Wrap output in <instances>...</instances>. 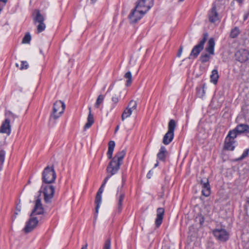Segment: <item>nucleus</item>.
<instances>
[{"label": "nucleus", "instance_id": "f257e3e1", "mask_svg": "<svg viewBox=\"0 0 249 249\" xmlns=\"http://www.w3.org/2000/svg\"><path fill=\"white\" fill-rule=\"evenodd\" d=\"M115 146V142L112 141H110L108 142V151L107 153V158L111 160L107 168V173L111 174V175L115 174L118 171L126 154V150L123 149L117 152L112 158Z\"/></svg>", "mask_w": 249, "mask_h": 249}, {"label": "nucleus", "instance_id": "f03ea898", "mask_svg": "<svg viewBox=\"0 0 249 249\" xmlns=\"http://www.w3.org/2000/svg\"><path fill=\"white\" fill-rule=\"evenodd\" d=\"M147 1V5L145 6L141 5L142 1H141L138 4H136L135 8L131 11L128 16L131 24L137 23L150 10L152 4V1L148 0Z\"/></svg>", "mask_w": 249, "mask_h": 249}, {"label": "nucleus", "instance_id": "7ed1b4c3", "mask_svg": "<svg viewBox=\"0 0 249 249\" xmlns=\"http://www.w3.org/2000/svg\"><path fill=\"white\" fill-rule=\"evenodd\" d=\"M55 192V187L51 184H42L39 190L42 193L44 196V200L45 203H49L52 202Z\"/></svg>", "mask_w": 249, "mask_h": 249}, {"label": "nucleus", "instance_id": "20e7f679", "mask_svg": "<svg viewBox=\"0 0 249 249\" xmlns=\"http://www.w3.org/2000/svg\"><path fill=\"white\" fill-rule=\"evenodd\" d=\"M56 177L53 168L47 166L42 173V181L44 184H50L54 181Z\"/></svg>", "mask_w": 249, "mask_h": 249}, {"label": "nucleus", "instance_id": "39448f33", "mask_svg": "<svg viewBox=\"0 0 249 249\" xmlns=\"http://www.w3.org/2000/svg\"><path fill=\"white\" fill-rule=\"evenodd\" d=\"M176 126V123L174 120H171L168 125V131L164 135L162 142L165 145L169 144L173 140L174 137V130Z\"/></svg>", "mask_w": 249, "mask_h": 249}, {"label": "nucleus", "instance_id": "423d86ee", "mask_svg": "<svg viewBox=\"0 0 249 249\" xmlns=\"http://www.w3.org/2000/svg\"><path fill=\"white\" fill-rule=\"evenodd\" d=\"M215 45L214 40L213 38L209 39L207 46L206 48V51L209 53H202L200 57V60L203 63L208 62L211 58V55L214 54V48Z\"/></svg>", "mask_w": 249, "mask_h": 249}, {"label": "nucleus", "instance_id": "0eeeda50", "mask_svg": "<svg viewBox=\"0 0 249 249\" xmlns=\"http://www.w3.org/2000/svg\"><path fill=\"white\" fill-rule=\"evenodd\" d=\"M208 36L207 34L203 35V38L199 41L198 44L195 45L193 48L189 57V59H194L198 56L199 53L204 48V45L207 39Z\"/></svg>", "mask_w": 249, "mask_h": 249}, {"label": "nucleus", "instance_id": "6e6552de", "mask_svg": "<svg viewBox=\"0 0 249 249\" xmlns=\"http://www.w3.org/2000/svg\"><path fill=\"white\" fill-rule=\"evenodd\" d=\"M10 122L9 119H6L0 127V143L1 145H4L5 144L6 137L2 133H6L7 135L10 134L11 126Z\"/></svg>", "mask_w": 249, "mask_h": 249}, {"label": "nucleus", "instance_id": "1a4fd4ad", "mask_svg": "<svg viewBox=\"0 0 249 249\" xmlns=\"http://www.w3.org/2000/svg\"><path fill=\"white\" fill-rule=\"evenodd\" d=\"M65 105L61 101H57L53 104V111L51 117L54 119L58 118L64 112Z\"/></svg>", "mask_w": 249, "mask_h": 249}, {"label": "nucleus", "instance_id": "9d476101", "mask_svg": "<svg viewBox=\"0 0 249 249\" xmlns=\"http://www.w3.org/2000/svg\"><path fill=\"white\" fill-rule=\"evenodd\" d=\"M34 13L36 14V16L34 18V23L35 24H36V23H38L37 25V32H42L46 28V25L44 23V18L38 10H36Z\"/></svg>", "mask_w": 249, "mask_h": 249}, {"label": "nucleus", "instance_id": "9b49d317", "mask_svg": "<svg viewBox=\"0 0 249 249\" xmlns=\"http://www.w3.org/2000/svg\"><path fill=\"white\" fill-rule=\"evenodd\" d=\"M112 175H111V174L110 175H108L104 179V182L103 183L102 185L99 188L95 198V203L96 204V213H98V210L99 209L100 204L102 202V194L104 191V188L105 186V184H106L108 180V179L110 178L111 176Z\"/></svg>", "mask_w": 249, "mask_h": 249}, {"label": "nucleus", "instance_id": "f8f14e48", "mask_svg": "<svg viewBox=\"0 0 249 249\" xmlns=\"http://www.w3.org/2000/svg\"><path fill=\"white\" fill-rule=\"evenodd\" d=\"M137 104L136 101L131 100L128 104L126 108L123 111L121 119L122 121H124V120L131 115L132 111L136 110L137 108Z\"/></svg>", "mask_w": 249, "mask_h": 249}, {"label": "nucleus", "instance_id": "ddd939ff", "mask_svg": "<svg viewBox=\"0 0 249 249\" xmlns=\"http://www.w3.org/2000/svg\"><path fill=\"white\" fill-rule=\"evenodd\" d=\"M213 233L214 237L221 241H226L229 239V234L224 229H216Z\"/></svg>", "mask_w": 249, "mask_h": 249}, {"label": "nucleus", "instance_id": "4468645a", "mask_svg": "<svg viewBox=\"0 0 249 249\" xmlns=\"http://www.w3.org/2000/svg\"><path fill=\"white\" fill-rule=\"evenodd\" d=\"M235 55L237 60L243 63L249 59V52L246 49H241L236 52Z\"/></svg>", "mask_w": 249, "mask_h": 249}, {"label": "nucleus", "instance_id": "2eb2a0df", "mask_svg": "<svg viewBox=\"0 0 249 249\" xmlns=\"http://www.w3.org/2000/svg\"><path fill=\"white\" fill-rule=\"evenodd\" d=\"M44 213V209L41 202V199L39 197L35 201V205L30 216L35 215L42 214Z\"/></svg>", "mask_w": 249, "mask_h": 249}, {"label": "nucleus", "instance_id": "dca6fc26", "mask_svg": "<svg viewBox=\"0 0 249 249\" xmlns=\"http://www.w3.org/2000/svg\"><path fill=\"white\" fill-rule=\"evenodd\" d=\"M38 221L36 217L31 216L29 221L26 223L24 231L26 233L31 231L37 225Z\"/></svg>", "mask_w": 249, "mask_h": 249}, {"label": "nucleus", "instance_id": "f3484780", "mask_svg": "<svg viewBox=\"0 0 249 249\" xmlns=\"http://www.w3.org/2000/svg\"><path fill=\"white\" fill-rule=\"evenodd\" d=\"M125 194L124 192L120 191L119 190L117 191L116 194V198L117 200V206L116 209V212L120 213L122 210V202L124 200Z\"/></svg>", "mask_w": 249, "mask_h": 249}, {"label": "nucleus", "instance_id": "a211bd4d", "mask_svg": "<svg viewBox=\"0 0 249 249\" xmlns=\"http://www.w3.org/2000/svg\"><path fill=\"white\" fill-rule=\"evenodd\" d=\"M164 209L163 208H159L157 210V217L155 220V225L157 228L160 227L162 222Z\"/></svg>", "mask_w": 249, "mask_h": 249}, {"label": "nucleus", "instance_id": "6ab92c4d", "mask_svg": "<svg viewBox=\"0 0 249 249\" xmlns=\"http://www.w3.org/2000/svg\"><path fill=\"white\" fill-rule=\"evenodd\" d=\"M201 184L202 187V195L207 197L209 196L211 194V188L208 179H205V180H201Z\"/></svg>", "mask_w": 249, "mask_h": 249}, {"label": "nucleus", "instance_id": "aec40b11", "mask_svg": "<svg viewBox=\"0 0 249 249\" xmlns=\"http://www.w3.org/2000/svg\"><path fill=\"white\" fill-rule=\"evenodd\" d=\"M235 141L231 140L226 138L224 143V148L228 150L232 151L235 147Z\"/></svg>", "mask_w": 249, "mask_h": 249}, {"label": "nucleus", "instance_id": "412c9836", "mask_svg": "<svg viewBox=\"0 0 249 249\" xmlns=\"http://www.w3.org/2000/svg\"><path fill=\"white\" fill-rule=\"evenodd\" d=\"M209 17V20L211 22H214L218 20V15L216 11L215 6H213L212 8L211 11L210 12Z\"/></svg>", "mask_w": 249, "mask_h": 249}, {"label": "nucleus", "instance_id": "4be33fe9", "mask_svg": "<svg viewBox=\"0 0 249 249\" xmlns=\"http://www.w3.org/2000/svg\"><path fill=\"white\" fill-rule=\"evenodd\" d=\"M89 114L88 117L87 122L84 126V129L89 128L94 123V118L91 112V107H89Z\"/></svg>", "mask_w": 249, "mask_h": 249}, {"label": "nucleus", "instance_id": "5701e85b", "mask_svg": "<svg viewBox=\"0 0 249 249\" xmlns=\"http://www.w3.org/2000/svg\"><path fill=\"white\" fill-rule=\"evenodd\" d=\"M235 128L238 133L249 132V125L246 124H240L237 125Z\"/></svg>", "mask_w": 249, "mask_h": 249}, {"label": "nucleus", "instance_id": "b1692460", "mask_svg": "<svg viewBox=\"0 0 249 249\" xmlns=\"http://www.w3.org/2000/svg\"><path fill=\"white\" fill-rule=\"evenodd\" d=\"M166 153L167 150L166 148L162 146L160 148L159 152L157 154L158 159L160 160H164Z\"/></svg>", "mask_w": 249, "mask_h": 249}, {"label": "nucleus", "instance_id": "393cba45", "mask_svg": "<svg viewBox=\"0 0 249 249\" xmlns=\"http://www.w3.org/2000/svg\"><path fill=\"white\" fill-rule=\"evenodd\" d=\"M218 78L219 75L217 70L216 69L213 70L211 75V81L214 84H216L217 83Z\"/></svg>", "mask_w": 249, "mask_h": 249}, {"label": "nucleus", "instance_id": "a878e982", "mask_svg": "<svg viewBox=\"0 0 249 249\" xmlns=\"http://www.w3.org/2000/svg\"><path fill=\"white\" fill-rule=\"evenodd\" d=\"M238 132L236 131V128L233 130H231L229 132V133L226 138H229V139L235 141V139L236 138Z\"/></svg>", "mask_w": 249, "mask_h": 249}, {"label": "nucleus", "instance_id": "bb28decb", "mask_svg": "<svg viewBox=\"0 0 249 249\" xmlns=\"http://www.w3.org/2000/svg\"><path fill=\"white\" fill-rule=\"evenodd\" d=\"M196 89L197 96L199 98H203L205 94L204 86H203V87H197Z\"/></svg>", "mask_w": 249, "mask_h": 249}, {"label": "nucleus", "instance_id": "cd10ccee", "mask_svg": "<svg viewBox=\"0 0 249 249\" xmlns=\"http://www.w3.org/2000/svg\"><path fill=\"white\" fill-rule=\"evenodd\" d=\"M124 77L127 79L126 86H129L132 83V74L130 71L127 72L125 75Z\"/></svg>", "mask_w": 249, "mask_h": 249}, {"label": "nucleus", "instance_id": "c85d7f7f", "mask_svg": "<svg viewBox=\"0 0 249 249\" xmlns=\"http://www.w3.org/2000/svg\"><path fill=\"white\" fill-rule=\"evenodd\" d=\"M104 98L105 97L103 95H100L98 96L94 106L96 108L99 107L100 105L103 103Z\"/></svg>", "mask_w": 249, "mask_h": 249}, {"label": "nucleus", "instance_id": "c756f323", "mask_svg": "<svg viewBox=\"0 0 249 249\" xmlns=\"http://www.w3.org/2000/svg\"><path fill=\"white\" fill-rule=\"evenodd\" d=\"M239 34V30L238 28L235 27L233 29L231 32L230 36L231 38L236 37Z\"/></svg>", "mask_w": 249, "mask_h": 249}, {"label": "nucleus", "instance_id": "7c9ffc66", "mask_svg": "<svg viewBox=\"0 0 249 249\" xmlns=\"http://www.w3.org/2000/svg\"><path fill=\"white\" fill-rule=\"evenodd\" d=\"M120 99V96L114 95L111 98V101L113 102L112 107H114L118 103Z\"/></svg>", "mask_w": 249, "mask_h": 249}, {"label": "nucleus", "instance_id": "2f4dec72", "mask_svg": "<svg viewBox=\"0 0 249 249\" xmlns=\"http://www.w3.org/2000/svg\"><path fill=\"white\" fill-rule=\"evenodd\" d=\"M31 39V36L29 33L26 34L24 36L22 42L23 43H29Z\"/></svg>", "mask_w": 249, "mask_h": 249}, {"label": "nucleus", "instance_id": "473e14b6", "mask_svg": "<svg viewBox=\"0 0 249 249\" xmlns=\"http://www.w3.org/2000/svg\"><path fill=\"white\" fill-rule=\"evenodd\" d=\"M249 149H246L244 151V152L243 153L242 155L238 159V160H243L244 159H245L246 157H247L248 156V155H249Z\"/></svg>", "mask_w": 249, "mask_h": 249}, {"label": "nucleus", "instance_id": "72a5a7b5", "mask_svg": "<svg viewBox=\"0 0 249 249\" xmlns=\"http://www.w3.org/2000/svg\"><path fill=\"white\" fill-rule=\"evenodd\" d=\"M28 68V64L26 61H21L20 66L19 69L22 70L24 69H27Z\"/></svg>", "mask_w": 249, "mask_h": 249}, {"label": "nucleus", "instance_id": "f704fd0d", "mask_svg": "<svg viewBox=\"0 0 249 249\" xmlns=\"http://www.w3.org/2000/svg\"><path fill=\"white\" fill-rule=\"evenodd\" d=\"M110 246V241L109 239H108L106 241L103 249H111Z\"/></svg>", "mask_w": 249, "mask_h": 249}, {"label": "nucleus", "instance_id": "c9c22d12", "mask_svg": "<svg viewBox=\"0 0 249 249\" xmlns=\"http://www.w3.org/2000/svg\"><path fill=\"white\" fill-rule=\"evenodd\" d=\"M196 220H198L199 222V224L201 225L203 224L204 222V218L202 215H199L196 217Z\"/></svg>", "mask_w": 249, "mask_h": 249}, {"label": "nucleus", "instance_id": "e433bc0d", "mask_svg": "<svg viewBox=\"0 0 249 249\" xmlns=\"http://www.w3.org/2000/svg\"><path fill=\"white\" fill-rule=\"evenodd\" d=\"M152 174L153 172L151 170L149 171L148 174H147V178H151V176H152Z\"/></svg>", "mask_w": 249, "mask_h": 249}, {"label": "nucleus", "instance_id": "4c0bfd02", "mask_svg": "<svg viewBox=\"0 0 249 249\" xmlns=\"http://www.w3.org/2000/svg\"><path fill=\"white\" fill-rule=\"evenodd\" d=\"M183 48L182 47H180L179 50V52L178 54V56L179 57L181 55V53L182 52Z\"/></svg>", "mask_w": 249, "mask_h": 249}, {"label": "nucleus", "instance_id": "58836bf2", "mask_svg": "<svg viewBox=\"0 0 249 249\" xmlns=\"http://www.w3.org/2000/svg\"><path fill=\"white\" fill-rule=\"evenodd\" d=\"M248 16H249L248 13H246V14H245V15L244 16V20H246L247 19V18H248Z\"/></svg>", "mask_w": 249, "mask_h": 249}, {"label": "nucleus", "instance_id": "ea45409f", "mask_svg": "<svg viewBox=\"0 0 249 249\" xmlns=\"http://www.w3.org/2000/svg\"><path fill=\"white\" fill-rule=\"evenodd\" d=\"M88 245L86 244L85 246L83 247L81 249H87Z\"/></svg>", "mask_w": 249, "mask_h": 249}, {"label": "nucleus", "instance_id": "a19ab883", "mask_svg": "<svg viewBox=\"0 0 249 249\" xmlns=\"http://www.w3.org/2000/svg\"><path fill=\"white\" fill-rule=\"evenodd\" d=\"M0 1H3L5 4L7 0H0Z\"/></svg>", "mask_w": 249, "mask_h": 249}, {"label": "nucleus", "instance_id": "79ce46f5", "mask_svg": "<svg viewBox=\"0 0 249 249\" xmlns=\"http://www.w3.org/2000/svg\"><path fill=\"white\" fill-rule=\"evenodd\" d=\"M159 162L157 161V163L155 164L154 167H156L158 166Z\"/></svg>", "mask_w": 249, "mask_h": 249}, {"label": "nucleus", "instance_id": "37998d69", "mask_svg": "<svg viewBox=\"0 0 249 249\" xmlns=\"http://www.w3.org/2000/svg\"><path fill=\"white\" fill-rule=\"evenodd\" d=\"M119 126L118 125L117 126L116 129H115V132L118 131V130L119 129Z\"/></svg>", "mask_w": 249, "mask_h": 249}, {"label": "nucleus", "instance_id": "c03bdc74", "mask_svg": "<svg viewBox=\"0 0 249 249\" xmlns=\"http://www.w3.org/2000/svg\"><path fill=\"white\" fill-rule=\"evenodd\" d=\"M247 203L249 204V197L247 198Z\"/></svg>", "mask_w": 249, "mask_h": 249}, {"label": "nucleus", "instance_id": "a18cd8bd", "mask_svg": "<svg viewBox=\"0 0 249 249\" xmlns=\"http://www.w3.org/2000/svg\"><path fill=\"white\" fill-rule=\"evenodd\" d=\"M236 1H237V2H238L239 3H241L242 0H235Z\"/></svg>", "mask_w": 249, "mask_h": 249}, {"label": "nucleus", "instance_id": "49530a36", "mask_svg": "<svg viewBox=\"0 0 249 249\" xmlns=\"http://www.w3.org/2000/svg\"><path fill=\"white\" fill-rule=\"evenodd\" d=\"M16 66H17V67H19V64L18 63H16Z\"/></svg>", "mask_w": 249, "mask_h": 249}, {"label": "nucleus", "instance_id": "de8ad7c7", "mask_svg": "<svg viewBox=\"0 0 249 249\" xmlns=\"http://www.w3.org/2000/svg\"><path fill=\"white\" fill-rule=\"evenodd\" d=\"M162 249H169L168 248H163Z\"/></svg>", "mask_w": 249, "mask_h": 249}, {"label": "nucleus", "instance_id": "09e8293b", "mask_svg": "<svg viewBox=\"0 0 249 249\" xmlns=\"http://www.w3.org/2000/svg\"><path fill=\"white\" fill-rule=\"evenodd\" d=\"M111 87H109V89H108V90H111Z\"/></svg>", "mask_w": 249, "mask_h": 249}, {"label": "nucleus", "instance_id": "8fccbe9b", "mask_svg": "<svg viewBox=\"0 0 249 249\" xmlns=\"http://www.w3.org/2000/svg\"><path fill=\"white\" fill-rule=\"evenodd\" d=\"M15 214H18V212H16V213H15Z\"/></svg>", "mask_w": 249, "mask_h": 249}, {"label": "nucleus", "instance_id": "3c124183", "mask_svg": "<svg viewBox=\"0 0 249 249\" xmlns=\"http://www.w3.org/2000/svg\"><path fill=\"white\" fill-rule=\"evenodd\" d=\"M184 0H179L180 1H183Z\"/></svg>", "mask_w": 249, "mask_h": 249}]
</instances>
